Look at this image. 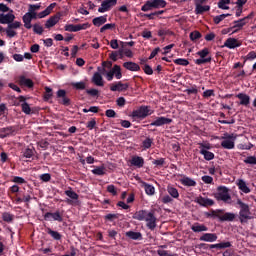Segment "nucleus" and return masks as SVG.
Wrapping results in <instances>:
<instances>
[{
    "label": "nucleus",
    "instance_id": "64",
    "mask_svg": "<svg viewBox=\"0 0 256 256\" xmlns=\"http://www.w3.org/2000/svg\"><path fill=\"white\" fill-rule=\"evenodd\" d=\"M143 71L146 75H153V68H151L149 64L144 65Z\"/></svg>",
    "mask_w": 256,
    "mask_h": 256
},
{
    "label": "nucleus",
    "instance_id": "37",
    "mask_svg": "<svg viewBox=\"0 0 256 256\" xmlns=\"http://www.w3.org/2000/svg\"><path fill=\"white\" fill-rule=\"evenodd\" d=\"M207 11H211V6L209 5H200L196 4L195 5V14L196 15H203V13H207Z\"/></svg>",
    "mask_w": 256,
    "mask_h": 256
},
{
    "label": "nucleus",
    "instance_id": "8",
    "mask_svg": "<svg viewBox=\"0 0 256 256\" xmlns=\"http://www.w3.org/2000/svg\"><path fill=\"white\" fill-rule=\"evenodd\" d=\"M44 221H57L63 223V212L57 210L56 212H46L44 214Z\"/></svg>",
    "mask_w": 256,
    "mask_h": 256
},
{
    "label": "nucleus",
    "instance_id": "32",
    "mask_svg": "<svg viewBox=\"0 0 256 256\" xmlns=\"http://www.w3.org/2000/svg\"><path fill=\"white\" fill-rule=\"evenodd\" d=\"M236 97L237 99H240V105H244V107H247V105L251 103V98L245 93H239Z\"/></svg>",
    "mask_w": 256,
    "mask_h": 256
},
{
    "label": "nucleus",
    "instance_id": "11",
    "mask_svg": "<svg viewBox=\"0 0 256 256\" xmlns=\"http://www.w3.org/2000/svg\"><path fill=\"white\" fill-rule=\"evenodd\" d=\"M56 97L58 100V102L61 105H64L65 107H69V105H71V99H69V97H67V91L63 90V89H59L56 92Z\"/></svg>",
    "mask_w": 256,
    "mask_h": 256
},
{
    "label": "nucleus",
    "instance_id": "47",
    "mask_svg": "<svg viewBox=\"0 0 256 256\" xmlns=\"http://www.w3.org/2000/svg\"><path fill=\"white\" fill-rule=\"evenodd\" d=\"M2 219H3V221H5V223H13L15 216L9 212H4L2 214Z\"/></svg>",
    "mask_w": 256,
    "mask_h": 256
},
{
    "label": "nucleus",
    "instance_id": "25",
    "mask_svg": "<svg viewBox=\"0 0 256 256\" xmlns=\"http://www.w3.org/2000/svg\"><path fill=\"white\" fill-rule=\"evenodd\" d=\"M191 230L193 231V233H203L205 231H209V228L207 226H205V224H201L199 222H195L191 226Z\"/></svg>",
    "mask_w": 256,
    "mask_h": 256
},
{
    "label": "nucleus",
    "instance_id": "5",
    "mask_svg": "<svg viewBox=\"0 0 256 256\" xmlns=\"http://www.w3.org/2000/svg\"><path fill=\"white\" fill-rule=\"evenodd\" d=\"M217 191L218 192L215 194V198L218 201L227 202L231 200V195H229V188H227V186H218Z\"/></svg>",
    "mask_w": 256,
    "mask_h": 256
},
{
    "label": "nucleus",
    "instance_id": "53",
    "mask_svg": "<svg viewBox=\"0 0 256 256\" xmlns=\"http://www.w3.org/2000/svg\"><path fill=\"white\" fill-rule=\"evenodd\" d=\"M201 37H203V35L199 31H193L190 33V39L192 41H197L198 39H201Z\"/></svg>",
    "mask_w": 256,
    "mask_h": 256
},
{
    "label": "nucleus",
    "instance_id": "50",
    "mask_svg": "<svg viewBox=\"0 0 256 256\" xmlns=\"http://www.w3.org/2000/svg\"><path fill=\"white\" fill-rule=\"evenodd\" d=\"M175 65H181L182 67H187L189 65V60L185 58H177L174 60Z\"/></svg>",
    "mask_w": 256,
    "mask_h": 256
},
{
    "label": "nucleus",
    "instance_id": "40",
    "mask_svg": "<svg viewBox=\"0 0 256 256\" xmlns=\"http://www.w3.org/2000/svg\"><path fill=\"white\" fill-rule=\"evenodd\" d=\"M107 21V16H100L96 17L92 20L93 25L95 27H101V25H105V22Z\"/></svg>",
    "mask_w": 256,
    "mask_h": 256
},
{
    "label": "nucleus",
    "instance_id": "61",
    "mask_svg": "<svg viewBox=\"0 0 256 256\" xmlns=\"http://www.w3.org/2000/svg\"><path fill=\"white\" fill-rule=\"evenodd\" d=\"M6 31V35L7 37H9L10 39H13V37H15L17 35V33L15 32V30H13L12 28H7L5 29Z\"/></svg>",
    "mask_w": 256,
    "mask_h": 256
},
{
    "label": "nucleus",
    "instance_id": "45",
    "mask_svg": "<svg viewBox=\"0 0 256 256\" xmlns=\"http://www.w3.org/2000/svg\"><path fill=\"white\" fill-rule=\"evenodd\" d=\"M221 209L211 210L210 212H206V217H211L212 219L220 218Z\"/></svg>",
    "mask_w": 256,
    "mask_h": 256
},
{
    "label": "nucleus",
    "instance_id": "41",
    "mask_svg": "<svg viewBox=\"0 0 256 256\" xmlns=\"http://www.w3.org/2000/svg\"><path fill=\"white\" fill-rule=\"evenodd\" d=\"M65 195L72 199L73 201H78L79 200V194L77 192L73 191V188L69 187L68 190H66Z\"/></svg>",
    "mask_w": 256,
    "mask_h": 256
},
{
    "label": "nucleus",
    "instance_id": "24",
    "mask_svg": "<svg viewBox=\"0 0 256 256\" xmlns=\"http://www.w3.org/2000/svg\"><path fill=\"white\" fill-rule=\"evenodd\" d=\"M130 163L133 167H137L138 169H141L143 165H145V159L141 156H133L130 160Z\"/></svg>",
    "mask_w": 256,
    "mask_h": 256
},
{
    "label": "nucleus",
    "instance_id": "59",
    "mask_svg": "<svg viewBox=\"0 0 256 256\" xmlns=\"http://www.w3.org/2000/svg\"><path fill=\"white\" fill-rule=\"evenodd\" d=\"M40 181H43L44 183H49V181H51V174L44 173L40 175Z\"/></svg>",
    "mask_w": 256,
    "mask_h": 256
},
{
    "label": "nucleus",
    "instance_id": "7",
    "mask_svg": "<svg viewBox=\"0 0 256 256\" xmlns=\"http://www.w3.org/2000/svg\"><path fill=\"white\" fill-rule=\"evenodd\" d=\"M173 119L167 118L165 116L155 117V120L148 124L147 127H163V125H171Z\"/></svg>",
    "mask_w": 256,
    "mask_h": 256
},
{
    "label": "nucleus",
    "instance_id": "28",
    "mask_svg": "<svg viewBox=\"0 0 256 256\" xmlns=\"http://www.w3.org/2000/svg\"><path fill=\"white\" fill-rule=\"evenodd\" d=\"M224 47H227L228 49H235L237 47H241V43H239L235 38H228L224 43Z\"/></svg>",
    "mask_w": 256,
    "mask_h": 256
},
{
    "label": "nucleus",
    "instance_id": "57",
    "mask_svg": "<svg viewBox=\"0 0 256 256\" xmlns=\"http://www.w3.org/2000/svg\"><path fill=\"white\" fill-rule=\"evenodd\" d=\"M33 31H34V33H36V35H43V26H41L39 24H34Z\"/></svg>",
    "mask_w": 256,
    "mask_h": 256
},
{
    "label": "nucleus",
    "instance_id": "13",
    "mask_svg": "<svg viewBox=\"0 0 256 256\" xmlns=\"http://www.w3.org/2000/svg\"><path fill=\"white\" fill-rule=\"evenodd\" d=\"M18 101L21 104L22 113H25V115H31L33 113V109L31 106H29V103H27V98L25 96H19Z\"/></svg>",
    "mask_w": 256,
    "mask_h": 256
},
{
    "label": "nucleus",
    "instance_id": "15",
    "mask_svg": "<svg viewBox=\"0 0 256 256\" xmlns=\"http://www.w3.org/2000/svg\"><path fill=\"white\" fill-rule=\"evenodd\" d=\"M117 5V0H105L101 3V7L98 9L99 13H105Z\"/></svg>",
    "mask_w": 256,
    "mask_h": 256
},
{
    "label": "nucleus",
    "instance_id": "20",
    "mask_svg": "<svg viewBox=\"0 0 256 256\" xmlns=\"http://www.w3.org/2000/svg\"><path fill=\"white\" fill-rule=\"evenodd\" d=\"M129 89V84H123L121 81L111 84L110 91H127Z\"/></svg>",
    "mask_w": 256,
    "mask_h": 256
},
{
    "label": "nucleus",
    "instance_id": "46",
    "mask_svg": "<svg viewBox=\"0 0 256 256\" xmlns=\"http://www.w3.org/2000/svg\"><path fill=\"white\" fill-rule=\"evenodd\" d=\"M167 191L170 196L173 197V199H179V190L173 186H168Z\"/></svg>",
    "mask_w": 256,
    "mask_h": 256
},
{
    "label": "nucleus",
    "instance_id": "17",
    "mask_svg": "<svg viewBox=\"0 0 256 256\" xmlns=\"http://www.w3.org/2000/svg\"><path fill=\"white\" fill-rule=\"evenodd\" d=\"M195 202L198 203V205H201V207H213V205H215V201L213 199L205 198L203 196L197 197Z\"/></svg>",
    "mask_w": 256,
    "mask_h": 256
},
{
    "label": "nucleus",
    "instance_id": "26",
    "mask_svg": "<svg viewBox=\"0 0 256 256\" xmlns=\"http://www.w3.org/2000/svg\"><path fill=\"white\" fill-rule=\"evenodd\" d=\"M92 83H94V85H96L97 87H103V85H105L101 72H95L93 74Z\"/></svg>",
    "mask_w": 256,
    "mask_h": 256
},
{
    "label": "nucleus",
    "instance_id": "23",
    "mask_svg": "<svg viewBox=\"0 0 256 256\" xmlns=\"http://www.w3.org/2000/svg\"><path fill=\"white\" fill-rule=\"evenodd\" d=\"M253 14H250L242 19L234 21V26H232V29H243L245 25H247V19H251Z\"/></svg>",
    "mask_w": 256,
    "mask_h": 256
},
{
    "label": "nucleus",
    "instance_id": "18",
    "mask_svg": "<svg viewBox=\"0 0 256 256\" xmlns=\"http://www.w3.org/2000/svg\"><path fill=\"white\" fill-rule=\"evenodd\" d=\"M205 245H207L209 249H229V247L233 246L231 242H220L217 244H200V247H205Z\"/></svg>",
    "mask_w": 256,
    "mask_h": 256
},
{
    "label": "nucleus",
    "instance_id": "49",
    "mask_svg": "<svg viewBox=\"0 0 256 256\" xmlns=\"http://www.w3.org/2000/svg\"><path fill=\"white\" fill-rule=\"evenodd\" d=\"M44 89H45L44 101H49V99L53 97V89H51V87H48V86H46Z\"/></svg>",
    "mask_w": 256,
    "mask_h": 256
},
{
    "label": "nucleus",
    "instance_id": "38",
    "mask_svg": "<svg viewBox=\"0 0 256 256\" xmlns=\"http://www.w3.org/2000/svg\"><path fill=\"white\" fill-rule=\"evenodd\" d=\"M46 233L48 235H50V237H52V239H54V241H61V239H63V235H61V233H59L58 231H55L51 228H47Z\"/></svg>",
    "mask_w": 256,
    "mask_h": 256
},
{
    "label": "nucleus",
    "instance_id": "12",
    "mask_svg": "<svg viewBox=\"0 0 256 256\" xmlns=\"http://www.w3.org/2000/svg\"><path fill=\"white\" fill-rule=\"evenodd\" d=\"M207 149H211L209 144H200V154L204 156L206 161H213V159H215V154L207 151Z\"/></svg>",
    "mask_w": 256,
    "mask_h": 256
},
{
    "label": "nucleus",
    "instance_id": "33",
    "mask_svg": "<svg viewBox=\"0 0 256 256\" xmlns=\"http://www.w3.org/2000/svg\"><path fill=\"white\" fill-rule=\"evenodd\" d=\"M123 67L128 71H141V66L135 62H124Z\"/></svg>",
    "mask_w": 256,
    "mask_h": 256
},
{
    "label": "nucleus",
    "instance_id": "6",
    "mask_svg": "<svg viewBox=\"0 0 256 256\" xmlns=\"http://www.w3.org/2000/svg\"><path fill=\"white\" fill-rule=\"evenodd\" d=\"M222 139H224L221 142V147L223 149H235V137H233V134L225 133Z\"/></svg>",
    "mask_w": 256,
    "mask_h": 256
},
{
    "label": "nucleus",
    "instance_id": "9",
    "mask_svg": "<svg viewBox=\"0 0 256 256\" xmlns=\"http://www.w3.org/2000/svg\"><path fill=\"white\" fill-rule=\"evenodd\" d=\"M155 216V212H149L147 210H139L133 215V219L136 221H147Z\"/></svg>",
    "mask_w": 256,
    "mask_h": 256
},
{
    "label": "nucleus",
    "instance_id": "16",
    "mask_svg": "<svg viewBox=\"0 0 256 256\" xmlns=\"http://www.w3.org/2000/svg\"><path fill=\"white\" fill-rule=\"evenodd\" d=\"M59 21H61V14L57 13L53 16H51L45 23L46 29H51V27H55Z\"/></svg>",
    "mask_w": 256,
    "mask_h": 256
},
{
    "label": "nucleus",
    "instance_id": "34",
    "mask_svg": "<svg viewBox=\"0 0 256 256\" xmlns=\"http://www.w3.org/2000/svg\"><path fill=\"white\" fill-rule=\"evenodd\" d=\"M236 185L242 193H251V189L247 187V183L243 179H238L236 182Z\"/></svg>",
    "mask_w": 256,
    "mask_h": 256
},
{
    "label": "nucleus",
    "instance_id": "36",
    "mask_svg": "<svg viewBox=\"0 0 256 256\" xmlns=\"http://www.w3.org/2000/svg\"><path fill=\"white\" fill-rule=\"evenodd\" d=\"M126 237L132 239V241H141V239H143V234H141V232L128 231L126 232Z\"/></svg>",
    "mask_w": 256,
    "mask_h": 256
},
{
    "label": "nucleus",
    "instance_id": "39",
    "mask_svg": "<svg viewBox=\"0 0 256 256\" xmlns=\"http://www.w3.org/2000/svg\"><path fill=\"white\" fill-rule=\"evenodd\" d=\"M146 226L150 231H154L155 227H157V218L155 216L148 218V220H146Z\"/></svg>",
    "mask_w": 256,
    "mask_h": 256
},
{
    "label": "nucleus",
    "instance_id": "52",
    "mask_svg": "<svg viewBox=\"0 0 256 256\" xmlns=\"http://www.w3.org/2000/svg\"><path fill=\"white\" fill-rule=\"evenodd\" d=\"M93 175H99L103 176L105 175V167H96L95 169L92 170Z\"/></svg>",
    "mask_w": 256,
    "mask_h": 256
},
{
    "label": "nucleus",
    "instance_id": "14",
    "mask_svg": "<svg viewBox=\"0 0 256 256\" xmlns=\"http://www.w3.org/2000/svg\"><path fill=\"white\" fill-rule=\"evenodd\" d=\"M235 217H237L235 213L225 212V210L221 209L219 221H221V223H225V221L233 222L235 221Z\"/></svg>",
    "mask_w": 256,
    "mask_h": 256
},
{
    "label": "nucleus",
    "instance_id": "4",
    "mask_svg": "<svg viewBox=\"0 0 256 256\" xmlns=\"http://www.w3.org/2000/svg\"><path fill=\"white\" fill-rule=\"evenodd\" d=\"M197 55L200 56L199 59L194 60L196 65H205V63H211V56H209V48H203L197 52Z\"/></svg>",
    "mask_w": 256,
    "mask_h": 256
},
{
    "label": "nucleus",
    "instance_id": "22",
    "mask_svg": "<svg viewBox=\"0 0 256 256\" xmlns=\"http://www.w3.org/2000/svg\"><path fill=\"white\" fill-rule=\"evenodd\" d=\"M19 85H21V87H28V89H33V87L35 86V83L33 82V80L25 76H20Z\"/></svg>",
    "mask_w": 256,
    "mask_h": 256
},
{
    "label": "nucleus",
    "instance_id": "35",
    "mask_svg": "<svg viewBox=\"0 0 256 256\" xmlns=\"http://www.w3.org/2000/svg\"><path fill=\"white\" fill-rule=\"evenodd\" d=\"M181 185H184V187H195L197 185V182L190 177L183 176L182 179H180Z\"/></svg>",
    "mask_w": 256,
    "mask_h": 256
},
{
    "label": "nucleus",
    "instance_id": "56",
    "mask_svg": "<svg viewBox=\"0 0 256 256\" xmlns=\"http://www.w3.org/2000/svg\"><path fill=\"white\" fill-rule=\"evenodd\" d=\"M244 163L246 165H256V157L255 156H248L244 159Z\"/></svg>",
    "mask_w": 256,
    "mask_h": 256
},
{
    "label": "nucleus",
    "instance_id": "44",
    "mask_svg": "<svg viewBox=\"0 0 256 256\" xmlns=\"http://www.w3.org/2000/svg\"><path fill=\"white\" fill-rule=\"evenodd\" d=\"M111 67H113V62L111 61H104L102 62V67H98V71L99 73H105V69H111Z\"/></svg>",
    "mask_w": 256,
    "mask_h": 256
},
{
    "label": "nucleus",
    "instance_id": "62",
    "mask_svg": "<svg viewBox=\"0 0 256 256\" xmlns=\"http://www.w3.org/2000/svg\"><path fill=\"white\" fill-rule=\"evenodd\" d=\"M9 29H19L21 27V22L19 21H15V22H11L8 24L7 26Z\"/></svg>",
    "mask_w": 256,
    "mask_h": 256
},
{
    "label": "nucleus",
    "instance_id": "51",
    "mask_svg": "<svg viewBox=\"0 0 256 256\" xmlns=\"http://www.w3.org/2000/svg\"><path fill=\"white\" fill-rule=\"evenodd\" d=\"M35 155V149L33 148H27L24 153H23V156L26 158V159H31V157H33Z\"/></svg>",
    "mask_w": 256,
    "mask_h": 256
},
{
    "label": "nucleus",
    "instance_id": "63",
    "mask_svg": "<svg viewBox=\"0 0 256 256\" xmlns=\"http://www.w3.org/2000/svg\"><path fill=\"white\" fill-rule=\"evenodd\" d=\"M203 183H206V185H211L213 183V177L205 175L202 176Z\"/></svg>",
    "mask_w": 256,
    "mask_h": 256
},
{
    "label": "nucleus",
    "instance_id": "55",
    "mask_svg": "<svg viewBox=\"0 0 256 256\" xmlns=\"http://www.w3.org/2000/svg\"><path fill=\"white\" fill-rule=\"evenodd\" d=\"M202 97H204V99H209V97H215V90L208 89L204 91Z\"/></svg>",
    "mask_w": 256,
    "mask_h": 256
},
{
    "label": "nucleus",
    "instance_id": "60",
    "mask_svg": "<svg viewBox=\"0 0 256 256\" xmlns=\"http://www.w3.org/2000/svg\"><path fill=\"white\" fill-rule=\"evenodd\" d=\"M165 35H173V31L165 29H160L158 31V37H165Z\"/></svg>",
    "mask_w": 256,
    "mask_h": 256
},
{
    "label": "nucleus",
    "instance_id": "3",
    "mask_svg": "<svg viewBox=\"0 0 256 256\" xmlns=\"http://www.w3.org/2000/svg\"><path fill=\"white\" fill-rule=\"evenodd\" d=\"M154 111L151 110L149 106H141L137 110H133L131 117L132 119H145V117H149V115H153Z\"/></svg>",
    "mask_w": 256,
    "mask_h": 256
},
{
    "label": "nucleus",
    "instance_id": "58",
    "mask_svg": "<svg viewBox=\"0 0 256 256\" xmlns=\"http://www.w3.org/2000/svg\"><path fill=\"white\" fill-rule=\"evenodd\" d=\"M110 29H115V24H105L100 28V33H105V31H109Z\"/></svg>",
    "mask_w": 256,
    "mask_h": 256
},
{
    "label": "nucleus",
    "instance_id": "31",
    "mask_svg": "<svg viewBox=\"0 0 256 256\" xmlns=\"http://www.w3.org/2000/svg\"><path fill=\"white\" fill-rule=\"evenodd\" d=\"M41 9V4H30L28 8V13L34 17V19H38L37 11Z\"/></svg>",
    "mask_w": 256,
    "mask_h": 256
},
{
    "label": "nucleus",
    "instance_id": "42",
    "mask_svg": "<svg viewBox=\"0 0 256 256\" xmlns=\"http://www.w3.org/2000/svg\"><path fill=\"white\" fill-rule=\"evenodd\" d=\"M111 71L116 79H121L123 77V74L121 73V66L115 64Z\"/></svg>",
    "mask_w": 256,
    "mask_h": 256
},
{
    "label": "nucleus",
    "instance_id": "30",
    "mask_svg": "<svg viewBox=\"0 0 256 256\" xmlns=\"http://www.w3.org/2000/svg\"><path fill=\"white\" fill-rule=\"evenodd\" d=\"M12 133H15V127L9 126L6 128L0 129V139H5V137H9Z\"/></svg>",
    "mask_w": 256,
    "mask_h": 256
},
{
    "label": "nucleus",
    "instance_id": "2",
    "mask_svg": "<svg viewBox=\"0 0 256 256\" xmlns=\"http://www.w3.org/2000/svg\"><path fill=\"white\" fill-rule=\"evenodd\" d=\"M167 7V1L165 0H147L141 7V11L147 13V11H153V9H165Z\"/></svg>",
    "mask_w": 256,
    "mask_h": 256
},
{
    "label": "nucleus",
    "instance_id": "27",
    "mask_svg": "<svg viewBox=\"0 0 256 256\" xmlns=\"http://www.w3.org/2000/svg\"><path fill=\"white\" fill-rule=\"evenodd\" d=\"M141 187H143L146 195H155V186L145 181H140Z\"/></svg>",
    "mask_w": 256,
    "mask_h": 256
},
{
    "label": "nucleus",
    "instance_id": "1",
    "mask_svg": "<svg viewBox=\"0 0 256 256\" xmlns=\"http://www.w3.org/2000/svg\"><path fill=\"white\" fill-rule=\"evenodd\" d=\"M239 205V221L240 223H247L252 219L251 217V208H249V204L244 203L241 199H238L236 202Z\"/></svg>",
    "mask_w": 256,
    "mask_h": 256
},
{
    "label": "nucleus",
    "instance_id": "54",
    "mask_svg": "<svg viewBox=\"0 0 256 256\" xmlns=\"http://www.w3.org/2000/svg\"><path fill=\"white\" fill-rule=\"evenodd\" d=\"M153 145V139L151 138H146L143 142H142V147L144 149H151V146Z\"/></svg>",
    "mask_w": 256,
    "mask_h": 256
},
{
    "label": "nucleus",
    "instance_id": "19",
    "mask_svg": "<svg viewBox=\"0 0 256 256\" xmlns=\"http://www.w3.org/2000/svg\"><path fill=\"white\" fill-rule=\"evenodd\" d=\"M219 237L216 233H204L200 236L199 240L205 243H215Z\"/></svg>",
    "mask_w": 256,
    "mask_h": 256
},
{
    "label": "nucleus",
    "instance_id": "10",
    "mask_svg": "<svg viewBox=\"0 0 256 256\" xmlns=\"http://www.w3.org/2000/svg\"><path fill=\"white\" fill-rule=\"evenodd\" d=\"M89 27H91V24L87 22L78 25L67 24L65 25L64 29L65 31H69L70 33H77V31H85V29H89Z\"/></svg>",
    "mask_w": 256,
    "mask_h": 256
},
{
    "label": "nucleus",
    "instance_id": "21",
    "mask_svg": "<svg viewBox=\"0 0 256 256\" xmlns=\"http://www.w3.org/2000/svg\"><path fill=\"white\" fill-rule=\"evenodd\" d=\"M13 21H15L13 13L0 14V23L2 25H9V23H13Z\"/></svg>",
    "mask_w": 256,
    "mask_h": 256
},
{
    "label": "nucleus",
    "instance_id": "43",
    "mask_svg": "<svg viewBox=\"0 0 256 256\" xmlns=\"http://www.w3.org/2000/svg\"><path fill=\"white\" fill-rule=\"evenodd\" d=\"M70 85L73 87V89H76V91H83L86 87V84L83 81L71 82Z\"/></svg>",
    "mask_w": 256,
    "mask_h": 256
},
{
    "label": "nucleus",
    "instance_id": "48",
    "mask_svg": "<svg viewBox=\"0 0 256 256\" xmlns=\"http://www.w3.org/2000/svg\"><path fill=\"white\" fill-rule=\"evenodd\" d=\"M226 17H231V14H221V15L215 16L213 18V22L215 23V25H219V23H221V21H224Z\"/></svg>",
    "mask_w": 256,
    "mask_h": 256
},
{
    "label": "nucleus",
    "instance_id": "29",
    "mask_svg": "<svg viewBox=\"0 0 256 256\" xmlns=\"http://www.w3.org/2000/svg\"><path fill=\"white\" fill-rule=\"evenodd\" d=\"M34 19V16H31L30 13H25V15L22 17L25 29H31L33 27V25H31V21H33Z\"/></svg>",
    "mask_w": 256,
    "mask_h": 256
}]
</instances>
